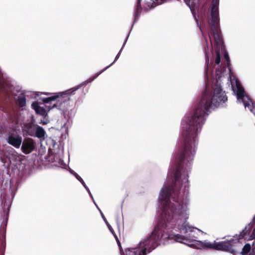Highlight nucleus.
<instances>
[{
  "label": "nucleus",
  "mask_w": 255,
  "mask_h": 255,
  "mask_svg": "<svg viewBox=\"0 0 255 255\" xmlns=\"http://www.w3.org/2000/svg\"><path fill=\"white\" fill-rule=\"evenodd\" d=\"M34 125L28 124L25 125L24 127L23 130L26 132L27 135L33 136L35 132Z\"/></svg>",
  "instance_id": "nucleus-15"
},
{
  "label": "nucleus",
  "mask_w": 255,
  "mask_h": 255,
  "mask_svg": "<svg viewBox=\"0 0 255 255\" xmlns=\"http://www.w3.org/2000/svg\"><path fill=\"white\" fill-rule=\"evenodd\" d=\"M251 249V245L249 244H246L242 248V251L240 254L242 255H245L250 251Z\"/></svg>",
  "instance_id": "nucleus-16"
},
{
  "label": "nucleus",
  "mask_w": 255,
  "mask_h": 255,
  "mask_svg": "<svg viewBox=\"0 0 255 255\" xmlns=\"http://www.w3.org/2000/svg\"><path fill=\"white\" fill-rule=\"evenodd\" d=\"M94 204L95 205H96L97 209L98 210V211H99L100 214H101V216L102 218V219H103L104 221L105 222V223H107V220L106 218V217H105L103 213L102 212V211H101V210L99 208V207H98V206L97 205V204L95 202H94Z\"/></svg>",
  "instance_id": "nucleus-20"
},
{
  "label": "nucleus",
  "mask_w": 255,
  "mask_h": 255,
  "mask_svg": "<svg viewBox=\"0 0 255 255\" xmlns=\"http://www.w3.org/2000/svg\"><path fill=\"white\" fill-rule=\"evenodd\" d=\"M70 172L71 173V174L75 176V177L79 182H80L81 183L83 182L84 180H83V179L76 172H75L74 171L71 170L70 171Z\"/></svg>",
  "instance_id": "nucleus-18"
},
{
  "label": "nucleus",
  "mask_w": 255,
  "mask_h": 255,
  "mask_svg": "<svg viewBox=\"0 0 255 255\" xmlns=\"http://www.w3.org/2000/svg\"><path fill=\"white\" fill-rule=\"evenodd\" d=\"M207 2V0H198L199 4L200 5H203Z\"/></svg>",
  "instance_id": "nucleus-22"
},
{
  "label": "nucleus",
  "mask_w": 255,
  "mask_h": 255,
  "mask_svg": "<svg viewBox=\"0 0 255 255\" xmlns=\"http://www.w3.org/2000/svg\"><path fill=\"white\" fill-rule=\"evenodd\" d=\"M241 245V244H234V246H232V248H233V249H236V252H235V254L238 253V250L240 249L243 247L242 246L241 247H240V246Z\"/></svg>",
  "instance_id": "nucleus-21"
},
{
  "label": "nucleus",
  "mask_w": 255,
  "mask_h": 255,
  "mask_svg": "<svg viewBox=\"0 0 255 255\" xmlns=\"http://www.w3.org/2000/svg\"><path fill=\"white\" fill-rule=\"evenodd\" d=\"M5 139L8 144L16 148H19L22 142V137L13 132L7 133Z\"/></svg>",
  "instance_id": "nucleus-9"
},
{
  "label": "nucleus",
  "mask_w": 255,
  "mask_h": 255,
  "mask_svg": "<svg viewBox=\"0 0 255 255\" xmlns=\"http://www.w3.org/2000/svg\"><path fill=\"white\" fill-rule=\"evenodd\" d=\"M31 108L33 109L35 113L45 118L47 116V112L43 107H40L37 102H33L31 104Z\"/></svg>",
  "instance_id": "nucleus-11"
},
{
  "label": "nucleus",
  "mask_w": 255,
  "mask_h": 255,
  "mask_svg": "<svg viewBox=\"0 0 255 255\" xmlns=\"http://www.w3.org/2000/svg\"><path fill=\"white\" fill-rule=\"evenodd\" d=\"M40 123H41L43 125H46L48 123V121L46 119L44 120L43 121L41 120V122Z\"/></svg>",
  "instance_id": "nucleus-26"
},
{
  "label": "nucleus",
  "mask_w": 255,
  "mask_h": 255,
  "mask_svg": "<svg viewBox=\"0 0 255 255\" xmlns=\"http://www.w3.org/2000/svg\"><path fill=\"white\" fill-rule=\"evenodd\" d=\"M1 190L2 191V189ZM13 199V195L12 192L10 190V187H9L8 191H1L0 199L2 208V212L0 213V221L1 222V227L3 229L5 228L7 225L9 208Z\"/></svg>",
  "instance_id": "nucleus-5"
},
{
  "label": "nucleus",
  "mask_w": 255,
  "mask_h": 255,
  "mask_svg": "<svg viewBox=\"0 0 255 255\" xmlns=\"http://www.w3.org/2000/svg\"><path fill=\"white\" fill-rule=\"evenodd\" d=\"M249 255H255V247L252 249Z\"/></svg>",
  "instance_id": "nucleus-25"
},
{
  "label": "nucleus",
  "mask_w": 255,
  "mask_h": 255,
  "mask_svg": "<svg viewBox=\"0 0 255 255\" xmlns=\"http://www.w3.org/2000/svg\"><path fill=\"white\" fill-rule=\"evenodd\" d=\"M225 71L226 68L224 66H219L216 70L215 74L214 75L215 84L213 87V92L208 96V112L210 109L223 108L226 106L228 98L222 85V81L225 78Z\"/></svg>",
  "instance_id": "nucleus-4"
},
{
  "label": "nucleus",
  "mask_w": 255,
  "mask_h": 255,
  "mask_svg": "<svg viewBox=\"0 0 255 255\" xmlns=\"http://www.w3.org/2000/svg\"><path fill=\"white\" fill-rule=\"evenodd\" d=\"M107 225L109 230L112 233V234L114 236L116 239H118L117 235L115 234V233L114 231V230L113 229L112 226L110 225V224L109 223V222L107 221V223H105Z\"/></svg>",
  "instance_id": "nucleus-19"
},
{
  "label": "nucleus",
  "mask_w": 255,
  "mask_h": 255,
  "mask_svg": "<svg viewBox=\"0 0 255 255\" xmlns=\"http://www.w3.org/2000/svg\"><path fill=\"white\" fill-rule=\"evenodd\" d=\"M16 104L20 108H23L26 106V99L25 95L23 92H21L17 98L16 100Z\"/></svg>",
  "instance_id": "nucleus-14"
},
{
  "label": "nucleus",
  "mask_w": 255,
  "mask_h": 255,
  "mask_svg": "<svg viewBox=\"0 0 255 255\" xmlns=\"http://www.w3.org/2000/svg\"><path fill=\"white\" fill-rule=\"evenodd\" d=\"M255 224V216L253 219V221L247 225L241 232V235L245 240H252L255 238V228H254Z\"/></svg>",
  "instance_id": "nucleus-8"
},
{
  "label": "nucleus",
  "mask_w": 255,
  "mask_h": 255,
  "mask_svg": "<svg viewBox=\"0 0 255 255\" xmlns=\"http://www.w3.org/2000/svg\"><path fill=\"white\" fill-rule=\"evenodd\" d=\"M46 134V131L41 126L36 125L35 130L34 137H36L39 139L43 138Z\"/></svg>",
  "instance_id": "nucleus-13"
},
{
  "label": "nucleus",
  "mask_w": 255,
  "mask_h": 255,
  "mask_svg": "<svg viewBox=\"0 0 255 255\" xmlns=\"http://www.w3.org/2000/svg\"><path fill=\"white\" fill-rule=\"evenodd\" d=\"M135 23V22H134V21L133 22L130 31L126 38L121 49L116 55L114 61L111 64L97 73L93 77L89 78L76 87L67 89L64 91L56 92L53 94L50 93H46L45 95H52L50 97L43 98L42 101L43 103L46 104L49 103L52 101H56L55 103L52 106L50 109L56 108L62 112V115L66 120V122L61 125V129L64 130L65 132H67V125L68 124H70V120L74 117L75 114V110L73 107V102L71 99V96L74 95L75 94V92L83 86L93 82L100 74L110 68L115 63V62L119 59L122 51L127 42L129 33Z\"/></svg>",
  "instance_id": "nucleus-3"
},
{
  "label": "nucleus",
  "mask_w": 255,
  "mask_h": 255,
  "mask_svg": "<svg viewBox=\"0 0 255 255\" xmlns=\"http://www.w3.org/2000/svg\"><path fill=\"white\" fill-rule=\"evenodd\" d=\"M234 238L235 239L219 242L215 245L208 243V248H215L216 250L227 252L232 254L233 255H235L236 249H233L232 246H234V244H241L240 246V247H241L243 246L246 240L242 237L241 233L238 236L236 235V237L234 236Z\"/></svg>",
  "instance_id": "nucleus-6"
},
{
  "label": "nucleus",
  "mask_w": 255,
  "mask_h": 255,
  "mask_svg": "<svg viewBox=\"0 0 255 255\" xmlns=\"http://www.w3.org/2000/svg\"><path fill=\"white\" fill-rule=\"evenodd\" d=\"M88 194H89V195L91 196V197L92 198L93 200V201H94V198H93V195H92V193H91V192L90 190L89 191V192H88ZM94 202H95V201H94Z\"/></svg>",
  "instance_id": "nucleus-27"
},
{
  "label": "nucleus",
  "mask_w": 255,
  "mask_h": 255,
  "mask_svg": "<svg viewBox=\"0 0 255 255\" xmlns=\"http://www.w3.org/2000/svg\"><path fill=\"white\" fill-rule=\"evenodd\" d=\"M81 184L83 185V186L84 187V188H85V189L87 190V192H89L90 191V189L88 187V186L86 185V184H85L84 181H83V182L81 183Z\"/></svg>",
  "instance_id": "nucleus-24"
},
{
  "label": "nucleus",
  "mask_w": 255,
  "mask_h": 255,
  "mask_svg": "<svg viewBox=\"0 0 255 255\" xmlns=\"http://www.w3.org/2000/svg\"><path fill=\"white\" fill-rule=\"evenodd\" d=\"M204 53L205 55V62L206 63H207V51L206 50V48L204 49Z\"/></svg>",
  "instance_id": "nucleus-23"
},
{
  "label": "nucleus",
  "mask_w": 255,
  "mask_h": 255,
  "mask_svg": "<svg viewBox=\"0 0 255 255\" xmlns=\"http://www.w3.org/2000/svg\"><path fill=\"white\" fill-rule=\"evenodd\" d=\"M21 145V150L25 154L31 153L35 148L34 143L32 140L24 141L23 143L22 142Z\"/></svg>",
  "instance_id": "nucleus-10"
},
{
  "label": "nucleus",
  "mask_w": 255,
  "mask_h": 255,
  "mask_svg": "<svg viewBox=\"0 0 255 255\" xmlns=\"http://www.w3.org/2000/svg\"><path fill=\"white\" fill-rule=\"evenodd\" d=\"M193 242H194V243H190L187 245L190 247L197 249H202L207 248V242L206 240L202 242L201 241L196 240V241H194Z\"/></svg>",
  "instance_id": "nucleus-12"
},
{
  "label": "nucleus",
  "mask_w": 255,
  "mask_h": 255,
  "mask_svg": "<svg viewBox=\"0 0 255 255\" xmlns=\"http://www.w3.org/2000/svg\"><path fill=\"white\" fill-rule=\"evenodd\" d=\"M182 143L171 161L167 179L158 198L160 219L151 234L138 246L125 250L121 255H147L166 240L188 245L204 233L190 226L189 218V174L199 141V135H180Z\"/></svg>",
  "instance_id": "nucleus-1"
},
{
  "label": "nucleus",
  "mask_w": 255,
  "mask_h": 255,
  "mask_svg": "<svg viewBox=\"0 0 255 255\" xmlns=\"http://www.w3.org/2000/svg\"><path fill=\"white\" fill-rule=\"evenodd\" d=\"M219 6V0H212L210 6V17L208 16V26L210 28L213 40L210 37L209 34L208 37L210 38L213 49L216 51V57L215 63L216 65L219 64L221 61L220 55L222 54L224 55L230 74L228 78L230 81L233 92L236 95L237 102L243 104L246 109L248 108L251 112L255 113V104L246 93L240 81L233 75L229 67L230 57L225 48L220 28ZM208 14H209V12Z\"/></svg>",
  "instance_id": "nucleus-2"
},
{
  "label": "nucleus",
  "mask_w": 255,
  "mask_h": 255,
  "mask_svg": "<svg viewBox=\"0 0 255 255\" xmlns=\"http://www.w3.org/2000/svg\"><path fill=\"white\" fill-rule=\"evenodd\" d=\"M54 148L52 152L54 156L53 158V162L55 163V165L60 167L63 169H66L67 164L65 163L63 160L64 150L63 147H60L59 145H54Z\"/></svg>",
  "instance_id": "nucleus-7"
},
{
  "label": "nucleus",
  "mask_w": 255,
  "mask_h": 255,
  "mask_svg": "<svg viewBox=\"0 0 255 255\" xmlns=\"http://www.w3.org/2000/svg\"><path fill=\"white\" fill-rule=\"evenodd\" d=\"M141 0H137V12L139 10V5L140 2ZM154 0H144V1L146 2V4H147V6H151L153 4V1Z\"/></svg>",
  "instance_id": "nucleus-17"
}]
</instances>
